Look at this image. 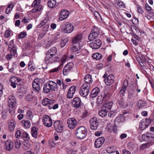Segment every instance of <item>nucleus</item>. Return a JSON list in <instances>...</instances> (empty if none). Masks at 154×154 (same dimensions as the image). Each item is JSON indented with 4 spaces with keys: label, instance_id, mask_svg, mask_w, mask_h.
Masks as SVG:
<instances>
[{
    "label": "nucleus",
    "instance_id": "obj_22",
    "mask_svg": "<svg viewBox=\"0 0 154 154\" xmlns=\"http://www.w3.org/2000/svg\"><path fill=\"white\" fill-rule=\"evenodd\" d=\"M72 103L74 107L76 108L79 107L81 105V101L79 97L74 98L73 99Z\"/></svg>",
    "mask_w": 154,
    "mask_h": 154
},
{
    "label": "nucleus",
    "instance_id": "obj_26",
    "mask_svg": "<svg viewBox=\"0 0 154 154\" xmlns=\"http://www.w3.org/2000/svg\"><path fill=\"white\" fill-rule=\"evenodd\" d=\"M138 138L140 139V140L141 141H148L149 140H152L154 138V137H153L152 136H149V135H142L141 137V136H139Z\"/></svg>",
    "mask_w": 154,
    "mask_h": 154
},
{
    "label": "nucleus",
    "instance_id": "obj_18",
    "mask_svg": "<svg viewBox=\"0 0 154 154\" xmlns=\"http://www.w3.org/2000/svg\"><path fill=\"white\" fill-rule=\"evenodd\" d=\"M105 138L103 137H101L97 139L94 142V146L96 148H99L103 144L104 142Z\"/></svg>",
    "mask_w": 154,
    "mask_h": 154
},
{
    "label": "nucleus",
    "instance_id": "obj_30",
    "mask_svg": "<svg viewBox=\"0 0 154 154\" xmlns=\"http://www.w3.org/2000/svg\"><path fill=\"white\" fill-rule=\"evenodd\" d=\"M22 126L25 128H29L31 125L29 121L27 120H23L21 122Z\"/></svg>",
    "mask_w": 154,
    "mask_h": 154
},
{
    "label": "nucleus",
    "instance_id": "obj_31",
    "mask_svg": "<svg viewBox=\"0 0 154 154\" xmlns=\"http://www.w3.org/2000/svg\"><path fill=\"white\" fill-rule=\"evenodd\" d=\"M100 91V89L97 87L94 88L91 91V97L94 98L96 97Z\"/></svg>",
    "mask_w": 154,
    "mask_h": 154
},
{
    "label": "nucleus",
    "instance_id": "obj_52",
    "mask_svg": "<svg viewBox=\"0 0 154 154\" xmlns=\"http://www.w3.org/2000/svg\"><path fill=\"white\" fill-rule=\"evenodd\" d=\"M26 35V32H22L20 33L18 36V38L19 39L23 38H24Z\"/></svg>",
    "mask_w": 154,
    "mask_h": 154
},
{
    "label": "nucleus",
    "instance_id": "obj_6",
    "mask_svg": "<svg viewBox=\"0 0 154 154\" xmlns=\"http://www.w3.org/2000/svg\"><path fill=\"white\" fill-rule=\"evenodd\" d=\"M99 31L98 27L94 26L93 27L91 33L88 36V39L91 41L95 39L98 36Z\"/></svg>",
    "mask_w": 154,
    "mask_h": 154
},
{
    "label": "nucleus",
    "instance_id": "obj_60",
    "mask_svg": "<svg viewBox=\"0 0 154 154\" xmlns=\"http://www.w3.org/2000/svg\"><path fill=\"white\" fill-rule=\"evenodd\" d=\"M116 113L113 111H111L108 114V116L110 118H113L115 117Z\"/></svg>",
    "mask_w": 154,
    "mask_h": 154
},
{
    "label": "nucleus",
    "instance_id": "obj_4",
    "mask_svg": "<svg viewBox=\"0 0 154 154\" xmlns=\"http://www.w3.org/2000/svg\"><path fill=\"white\" fill-rule=\"evenodd\" d=\"M90 85L84 84L80 88L79 93L81 96L84 97H86L89 92Z\"/></svg>",
    "mask_w": 154,
    "mask_h": 154
},
{
    "label": "nucleus",
    "instance_id": "obj_9",
    "mask_svg": "<svg viewBox=\"0 0 154 154\" xmlns=\"http://www.w3.org/2000/svg\"><path fill=\"white\" fill-rule=\"evenodd\" d=\"M90 127L93 130H96L99 125V121L96 117H94L90 120Z\"/></svg>",
    "mask_w": 154,
    "mask_h": 154
},
{
    "label": "nucleus",
    "instance_id": "obj_21",
    "mask_svg": "<svg viewBox=\"0 0 154 154\" xmlns=\"http://www.w3.org/2000/svg\"><path fill=\"white\" fill-rule=\"evenodd\" d=\"M87 133V131L86 128L83 126H81L78 128L75 131L76 134H85Z\"/></svg>",
    "mask_w": 154,
    "mask_h": 154
},
{
    "label": "nucleus",
    "instance_id": "obj_24",
    "mask_svg": "<svg viewBox=\"0 0 154 154\" xmlns=\"http://www.w3.org/2000/svg\"><path fill=\"white\" fill-rule=\"evenodd\" d=\"M118 103L119 106L121 108H124L127 107L126 100L123 97H120V100H118Z\"/></svg>",
    "mask_w": 154,
    "mask_h": 154
},
{
    "label": "nucleus",
    "instance_id": "obj_14",
    "mask_svg": "<svg viewBox=\"0 0 154 154\" xmlns=\"http://www.w3.org/2000/svg\"><path fill=\"white\" fill-rule=\"evenodd\" d=\"M23 136H24V135ZM25 136L22 137V135H21V137L23 138L24 140L23 147L24 150H27L31 146V145L29 141L30 137H28L29 135Z\"/></svg>",
    "mask_w": 154,
    "mask_h": 154
},
{
    "label": "nucleus",
    "instance_id": "obj_16",
    "mask_svg": "<svg viewBox=\"0 0 154 154\" xmlns=\"http://www.w3.org/2000/svg\"><path fill=\"white\" fill-rule=\"evenodd\" d=\"M39 83L38 79L36 78L34 79L32 84L33 90L37 93H39L40 90Z\"/></svg>",
    "mask_w": 154,
    "mask_h": 154
},
{
    "label": "nucleus",
    "instance_id": "obj_63",
    "mask_svg": "<svg viewBox=\"0 0 154 154\" xmlns=\"http://www.w3.org/2000/svg\"><path fill=\"white\" fill-rule=\"evenodd\" d=\"M76 89V87L75 86H72L69 89V92L72 91V92L75 93Z\"/></svg>",
    "mask_w": 154,
    "mask_h": 154
},
{
    "label": "nucleus",
    "instance_id": "obj_50",
    "mask_svg": "<svg viewBox=\"0 0 154 154\" xmlns=\"http://www.w3.org/2000/svg\"><path fill=\"white\" fill-rule=\"evenodd\" d=\"M38 128L35 127H33L31 129L32 135H37Z\"/></svg>",
    "mask_w": 154,
    "mask_h": 154
},
{
    "label": "nucleus",
    "instance_id": "obj_53",
    "mask_svg": "<svg viewBox=\"0 0 154 154\" xmlns=\"http://www.w3.org/2000/svg\"><path fill=\"white\" fill-rule=\"evenodd\" d=\"M16 104V102H11L10 101H8V105L10 108H14L15 107Z\"/></svg>",
    "mask_w": 154,
    "mask_h": 154
},
{
    "label": "nucleus",
    "instance_id": "obj_13",
    "mask_svg": "<svg viewBox=\"0 0 154 154\" xmlns=\"http://www.w3.org/2000/svg\"><path fill=\"white\" fill-rule=\"evenodd\" d=\"M128 84V80H125L123 82V84L122 86V88L120 90L119 94L120 97H123L125 96V93Z\"/></svg>",
    "mask_w": 154,
    "mask_h": 154
},
{
    "label": "nucleus",
    "instance_id": "obj_45",
    "mask_svg": "<svg viewBox=\"0 0 154 154\" xmlns=\"http://www.w3.org/2000/svg\"><path fill=\"white\" fill-rule=\"evenodd\" d=\"M48 21V19L45 18L38 26V27L41 28L47 23Z\"/></svg>",
    "mask_w": 154,
    "mask_h": 154
},
{
    "label": "nucleus",
    "instance_id": "obj_5",
    "mask_svg": "<svg viewBox=\"0 0 154 154\" xmlns=\"http://www.w3.org/2000/svg\"><path fill=\"white\" fill-rule=\"evenodd\" d=\"M40 0H34L32 5V7L33 8L31 10L32 13H37L42 9V6L40 4Z\"/></svg>",
    "mask_w": 154,
    "mask_h": 154
},
{
    "label": "nucleus",
    "instance_id": "obj_43",
    "mask_svg": "<svg viewBox=\"0 0 154 154\" xmlns=\"http://www.w3.org/2000/svg\"><path fill=\"white\" fill-rule=\"evenodd\" d=\"M146 104V102L144 100H140L137 102V105L139 108L144 106Z\"/></svg>",
    "mask_w": 154,
    "mask_h": 154
},
{
    "label": "nucleus",
    "instance_id": "obj_35",
    "mask_svg": "<svg viewBox=\"0 0 154 154\" xmlns=\"http://www.w3.org/2000/svg\"><path fill=\"white\" fill-rule=\"evenodd\" d=\"M81 47L79 44L73 45L72 48V51L74 52L79 51Z\"/></svg>",
    "mask_w": 154,
    "mask_h": 154
},
{
    "label": "nucleus",
    "instance_id": "obj_46",
    "mask_svg": "<svg viewBox=\"0 0 154 154\" xmlns=\"http://www.w3.org/2000/svg\"><path fill=\"white\" fill-rule=\"evenodd\" d=\"M113 125L110 123H108L106 125L107 131L108 132H111Z\"/></svg>",
    "mask_w": 154,
    "mask_h": 154
},
{
    "label": "nucleus",
    "instance_id": "obj_8",
    "mask_svg": "<svg viewBox=\"0 0 154 154\" xmlns=\"http://www.w3.org/2000/svg\"><path fill=\"white\" fill-rule=\"evenodd\" d=\"M151 120L149 119H144L142 120L140 123L139 127L142 130L145 129L151 122Z\"/></svg>",
    "mask_w": 154,
    "mask_h": 154
},
{
    "label": "nucleus",
    "instance_id": "obj_38",
    "mask_svg": "<svg viewBox=\"0 0 154 154\" xmlns=\"http://www.w3.org/2000/svg\"><path fill=\"white\" fill-rule=\"evenodd\" d=\"M51 100L49 99L48 98H45L42 100V104L44 106H48L49 103L50 102V100Z\"/></svg>",
    "mask_w": 154,
    "mask_h": 154
},
{
    "label": "nucleus",
    "instance_id": "obj_44",
    "mask_svg": "<svg viewBox=\"0 0 154 154\" xmlns=\"http://www.w3.org/2000/svg\"><path fill=\"white\" fill-rule=\"evenodd\" d=\"M92 57L94 59L99 60L102 58V55L100 54L97 53L93 54Z\"/></svg>",
    "mask_w": 154,
    "mask_h": 154
},
{
    "label": "nucleus",
    "instance_id": "obj_7",
    "mask_svg": "<svg viewBox=\"0 0 154 154\" xmlns=\"http://www.w3.org/2000/svg\"><path fill=\"white\" fill-rule=\"evenodd\" d=\"M53 125L54 129L57 132L60 133L63 131V125L61 121L58 120L55 122Z\"/></svg>",
    "mask_w": 154,
    "mask_h": 154
},
{
    "label": "nucleus",
    "instance_id": "obj_34",
    "mask_svg": "<svg viewBox=\"0 0 154 154\" xmlns=\"http://www.w3.org/2000/svg\"><path fill=\"white\" fill-rule=\"evenodd\" d=\"M125 120V118L122 116H121L117 118L115 120V124H118V123H123Z\"/></svg>",
    "mask_w": 154,
    "mask_h": 154
},
{
    "label": "nucleus",
    "instance_id": "obj_27",
    "mask_svg": "<svg viewBox=\"0 0 154 154\" xmlns=\"http://www.w3.org/2000/svg\"><path fill=\"white\" fill-rule=\"evenodd\" d=\"M15 126V123L14 120H10L8 122V128L10 131H13Z\"/></svg>",
    "mask_w": 154,
    "mask_h": 154
},
{
    "label": "nucleus",
    "instance_id": "obj_48",
    "mask_svg": "<svg viewBox=\"0 0 154 154\" xmlns=\"http://www.w3.org/2000/svg\"><path fill=\"white\" fill-rule=\"evenodd\" d=\"M68 39L67 38L64 39V40H62L61 41L60 45L61 48L64 46L66 44V43L68 42Z\"/></svg>",
    "mask_w": 154,
    "mask_h": 154
},
{
    "label": "nucleus",
    "instance_id": "obj_12",
    "mask_svg": "<svg viewBox=\"0 0 154 154\" xmlns=\"http://www.w3.org/2000/svg\"><path fill=\"white\" fill-rule=\"evenodd\" d=\"M93 40L92 42L90 43L89 45L93 49H96L100 48L102 45L101 41L99 39H94Z\"/></svg>",
    "mask_w": 154,
    "mask_h": 154
},
{
    "label": "nucleus",
    "instance_id": "obj_49",
    "mask_svg": "<svg viewBox=\"0 0 154 154\" xmlns=\"http://www.w3.org/2000/svg\"><path fill=\"white\" fill-rule=\"evenodd\" d=\"M60 36L59 34L54 35L52 38V41L53 42H56L60 38Z\"/></svg>",
    "mask_w": 154,
    "mask_h": 154
},
{
    "label": "nucleus",
    "instance_id": "obj_19",
    "mask_svg": "<svg viewBox=\"0 0 154 154\" xmlns=\"http://www.w3.org/2000/svg\"><path fill=\"white\" fill-rule=\"evenodd\" d=\"M115 77L112 74L109 75L104 79V82L107 85H110L113 84L114 82Z\"/></svg>",
    "mask_w": 154,
    "mask_h": 154
},
{
    "label": "nucleus",
    "instance_id": "obj_58",
    "mask_svg": "<svg viewBox=\"0 0 154 154\" xmlns=\"http://www.w3.org/2000/svg\"><path fill=\"white\" fill-rule=\"evenodd\" d=\"M53 57V56L52 55L48 53V52L46 54V56L45 57V61H47L50 60L51 58Z\"/></svg>",
    "mask_w": 154,
    "mask_h": 154
},
{
    "label": "nucleus",
    "instance_id": "obj_17",
    "mask_svg": "<svg viewBox=\"0 0 154 154\" xmlns=\"http://www.w3.org/2000/svg\"><path fill=\"white\" fill-rule=\"evenodd\" d=\"M67 122L69 128L71 129H73L76 126L77 122L75 118H69Z\"/></svg>",
    "mask_w": 154,
    "mask_h": 154
},
{
    "label": "nucleus",
    "instance_id": "obj_33",
    "mask_svg": "<svg viewBox=\"0 0 154 154\" xmlns=\"http://www.w3.org/2000/svg\"><path fill=\"white\" fill-rule=\"evenodd\" d=\"M8 49L10 51V53L11 54V55L15 56L16 54H17L16 47L11 48L8 47Z\"/></svg>",
    "mask_w": 154,
    "mask_h": 154
},
{
    "label": "nucleus",
    "instance_id": "obj_37",
    "mask_svg": "<svg viewBox=\"0 0 154 154\" xmlns=\"http://www.w3.org/2000/svg\"><path fill=\"white\" fill-rule=\"evenodd\" d=\"M56 4V0H50L48 2V6L50 8H53Z\"/></svg>",
    "mask_w": 154,
    "mask_h": 154
},
{
    "label": "nucleus",
    "instance_id": "obj_59",
    "mask_svg": "<svg viewBox=\"0 0 154 154\" xmlns=\"http://www.w3.org/2000/svg\"><path fill=\"white\" fill-rule=\"evenodd\" d=\"M23 84V82L22 81V79L18 77V80L16 82V85H18L19 86H21Z\"/></svg>",
    "mask_w": 154,
    "mask_h": 154
},
{
    "label": "nucleus",
    "instance_id": "obj_41",
    "mask_svg": "<svg viewBox=\"0 0 154 154\" xmlns=\"http://www.w3.org/2000/svg\"><path fill=\"white\" fill-rule=\"evenodd\" d=\"M134 94L135 93L133 91H130L128 93V99L134 100Z\"/></svg>",
    "mask_w": 154,
    "mask_h": 154
},
{
    "label": "nucleus",
    "instance_id": "obj_15",
    "mask_svg": "<svg viewBox=\"0 0 154 154\" xmlns=\"http://www.w3.org/2000/svg\"><path fill=\"white\" fill-rule=\"evenodd\" d=\"M42 121L44 124L47 127H50L52 125V119L51 117L48 115H45L43 116Z\"/></svg>",
    "mask_w": 154,
    "mask_h": 154
},
{
    "label": "nucleus",
    "instance_id": "obj_61",
    "mask_svg": "<svg viewBox=\"0 0 154 154\" xmlns=\"http://www.w3.org/2000/svg\"><path fill=\"white\" fill-rule=\"evenodd\" d=\"M149 145L148 143L143 144L140 146V149L141 150H143L148 147V145Z\"/></svg>",
    "mask_w": 154,
    "mask_h": 154
},
{
    "label": "nucleus",
    "instance_id": "obj_39",
    "mask_svg": "<svg viewBox=\"0 0 154 154\" xmlns=\"http://www.w3.org/2000/svg\"><path fill=\"white\" fill-rule=\"evenodd\" d=\"M57 51L56 48L55 47H53L48 51V53L54 56L56 54Z\"/></svg>",
    "mask_w": 154,
    "mask_h": 154
},
{
    "label": "nucleus",
    "instance_id": "obj_55",
    "mask_svg": "<svg viewBox=\"0 0 154 154\" xmlns=\"http://www.w3.org/2000/svg\"><path fill=\"white\" fill-rule=\"evenodd\" d=\"M74 93L72 92V91L69 92V91H68V92L67 95V98L68 99H71L73 97V94Z\"/></svg>",
    "mask_w": 154,
    "mask_h": 154
},
{
    "label": "nucleus",
    "instance_id": "obj_32",
    "mask_svg": "<svg viewBox=\"0 0 154 154\" xmlns=\"http://www.w3.org/2000/svg\"><path fill=\"white\" fill-rule=\"evenodd\" d=\"M112 102H107L104 105H103L102 106L103 109L105 108V109H110L112 106Z\"/></svg>",
    "mask_w": 154,
    "mask_h": 154
},
{
    "label": "nucleus",
    "instance_id": "obj_51",
    "mask_svg": "<svg viewBox=\"0 0 154 154\" xmlns=\"http://www.w3.org/2000/svg\"><path fill=\"white\" fill-rule=\"evenodd\" d=\"M134 100L128 99L127 102L126 103L127 106H131L133 105Z\"/></svg>",
    "mask_w": 154,
    "mask_h": 154
},
{
    "label": "nucleus",
    "instance_id": "obj_40",
    "mask_svg": "<svg viewBox=\"0 0 154 154\" xmlns=\"http://www.w3.org/2000/svg\"><path fill=\"white\" fill-rule=\"evenodd\" d=\"M106 151L109 153H111L115 151V147L114 146L108 147L106 149Z\"/></svg>",
    "mask_w": 154,
    "mask_h": 154
},
{
    "label": "nucleus",
    "instance_id": "obj_29",
    "mask_svg": "<svg viewBox=\"0 0 154 154\" xmlns=\"http://www.w3.org/2000/svg\"><path fill=\"white\" fill-rule=\"evenodd\" d=\"M18 78L16 76H13L10 78V82H11V85L13 88H15L16 87V83L17 80H18Z\"/></svg>",
    "mask_w": 154,
    "mask_h": 154
},
{
    "label": "nucleus",
    "instance_id": "obj_47",
    "mask_svg": "<svg viewBox=\"0 0 154 154\" xmlns=\"http://www.w3.org/2000/svg\"><path fill=\"white\" fill-rule=\"evenodd\" d=\"M48 143L49 144V146L51 148L54 147L56 146V144L54 143V140L53 139H50L48 141Z\"/></svg>",
    "mask_w": 154,
    "mask_h": 154
},
{
    "label": "nucleus",
    "instance_id": "obj_2",
    "mask_svg": "<svg viewBox=\"0 0 154 154\" xmlns=\"http://www.w3.org/2000/svg\"><path fill=\"white\" fill-rule=\"evenodd\" d=\"M103 92L98 96L97 99V104L98 106H100L104 102L108 100L111 95L110 93L106 91H103Z\"/></svg>",
    "mask_w": 154,
    "mask_h": 154
},
{
    "label": "nucleus",
    "instance_id": "obj_56",
    "mask_svg": "<svg viewBox=\"0 0 154 154\" xmlns=\"http://www.w3.org/2000/svg\"><path fill=\"white\" fill-rule=\"evenodd\" d=\"M137 11L138 13L141 14H143L144 12L143 9L142 8L141 6H140L139 5H138V6H137Z\"/></svg>",
    "mask_w": 154,
    "mask_h": 154
},
{
    "label": "nucleus",
    "instance_id": "obj_64",
    "mask_svg": "<svg viewBox=\"0 0 154 154\" xmlns=\"http://www.w3.org/2000/svg\"><path fill=\"white\" fill-rule=\"evenodd\" d=\"M137 60L141 66L143 67L144 65L143 60L141 59L140 57H138L137 58Z\"/></svg>",
    "mask_w": 154,
    "mask_h": 154
},
{
    "label": "nucleus",
    "instance_id": "obj_28",
    "mask_svg": "<svg viewBox=\"0 0 154 154\" xmlns=\"http://www.w3.org/2000/svg\"><path fill=\"white\" fill-rule=\"evenodd\" d=\"M84 81L85 82V84H88L91 83L93 81L91 76L89 74L86 75L84 79Z\"/></svg>",
    "mask_w": 154,
    "mask_h": 154
},
{
    "label": "nucleus",
    "instance_id": "obj_42",
    "mask_svg": "<svg viewBox=\"0 0 154 154\" xmlns=\"http://www.w3.org/2000/svg\"><path fill=\"white\" fill-rule=\"evenodd\" d=\"M128 148L131 150H132L135 148V144L133 142H130L128 144Z\"/></svg>",
    "mask_w": 154,
    "mask_h": 154
},
{
    "label": "nucleus",
    "instance_id": "obj_57",
    "mask_svg": "<svg viewBox=\"0 0 154 154\" xmlns=\"http://www.w3.org/2000/svg\"><path fill=\"white\" fill-rule=\"evenodd\" d=\"M21 144V142L17 140L15 142V147L17 149H18L20 147Z\"/></svg>",
    "mask_w": 154,
    "mask_h": 154
},
{
    "label": "nucleus",
    "instance_id": "obj_54",
    "mask_svg": "<svg viewBox=\"0 0 154 154\" xmlns=\"http://www.w3.org/2000/svg\"><path fill=\"white\" fill-rule=\"evenodd\" d=\"M8 101H10L11 102L12 101L13 102H16L15 97L13 95L9 96L8 97Z\"/></svg>",
    "mask_w": 154,
    "mask_h": 154
},
{
    "label": "nucleus",
    "instance_id": "obj_11",
    "mask_svg": "<svg viewBox=\"0 0 154 154\" xmlns=\"http://www.w3.org/2000/svg\"><path fill=\"white\" fill-rule=\"evenodd\" d=\"M83 37V34L82 33H78L72 38V43L73 45L79 44L82 42Z\"/></svg>",
    "mask_w": 154,
    "mask_h": 154
},
{
    "label": "nucleus",
    "instance_id": "obj_3",
    "mask_svg": "<svg viewBox=\"0 0 154 154\" xmlns=\"http://www.w3.org/2000/svg\"><path fill=\"white\" fill-rule=\"evenodd\" d=\"M74 28L73 25L69 22H66L62 25L61 30L63 32L70 33L73 31Z\"/></svg>",
    "mask_w": 154,
    "mask_h": 154
},
{
    "label": "nucleus",
    "instance_id": "obj_10",
    "mask_svg": "<svg viewBox=\"0 0 154 154\" xmlns=\"http://www.w3.org/2000/svg\"><path fill=\"white\" fill-rule=\"evenodd\" d=\"M74 64L72 62H70L67 64L63 69V72L65 75H67L74 66Z\"/></svg>",
    "mask_w": 154,
    "mask_h": 154
},
{
    "label": "nucleus",
    "instance_id": "obj_23",
    "mask_svg": "<svg viewBox=\"0 0 154 154\" xmlns=\"http://www.w3.org/2000/svg\"><path fill=\"white\" fill-rule=\"evenodd\" d=\"M14 146V143L10 140L7 141L5 143V148L7 150L11 151Z\"/></svg>",
    "mask_w": 154,
    "mask_h": 154
},
{
    "label": "nucleus",
    "instance_id": "obj_62",
    "mask_svg": "<svg viewBox=\"0 0 154 154\" xmlns=\"http://www.w3.org/2000/svg\"><path fill=\"white\" fill-rule=\"evenodd\" d=\"M118 5L120 7L124 8L125 7V5L122 1L119 0L118 2L117 3Z\"/></svg>",
    "mask_w": 154,
    "mask_h": 154
},
{
    "label": "nucleus",
    "instance_id": "obj_20",
    "mask_svg": "<svg viewBox=\"0 0 154 154\" xmlns=\"http://www.w3.org/2000/svg\"><path fill=\"white\" fill-rule=\"evenodd\" d=\"M69 14V11L66 10H62L61 11L59 15V19L62 21L67 18Z\"/></svg>",
    "mask_w": 154,
    "mask_h": 154
},
{
    "label": "nucleus",
    "instance_id": "obj_1",
    "mask_svg": "<svg viewBox=\"0 0 154 154\" xmlns=\"http://www.w3.org/2000/svg\"><path fill=\"white\" fill-rule=\"evenodd\" d=\"M57 88V85L56 82L52 81H48L45 84L43 87V91L46 93L54 91Z\"/></svg>",
    "mask_w": 154,
    "mask_h": 154
},
{
    "label": "nucleus",
    "instance_id": "obj_25",
    "mask_svg": "<svg viewBox=\"0 0 154 154\" xmlns=\"http://www.w3.org/2000/svg\"><path fill=\"white\" fill-rule=\"evenodd\" d=\"M55 100H50V102L48 106V107L49 109H56L58 107V104L57 103L55 104Z\"/></svg>",
    "mask_w": 154,
    "mask_h": 154
},
{
    "label": "nucleus",
    "instance_id": "obj_36",
    "mask_svg": "<svg viewBox=\"0 0 154 154\" xmlns=\"http://www.w3.org/2000/svg\"><path fill=\"white\" fill-rule=\"evenodd\" d=\"M103 109L98 112L99 115L102 117H104L107 115V111L106 109Z\"/></svg>",
    "mask_w": 154,
    "mask_h": 154
}]
</instances>
